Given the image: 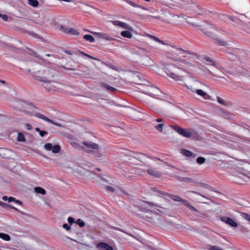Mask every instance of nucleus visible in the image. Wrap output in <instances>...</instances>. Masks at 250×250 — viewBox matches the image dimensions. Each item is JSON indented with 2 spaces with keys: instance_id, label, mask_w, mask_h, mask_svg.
<instances>
[{
  "instance_id": "obj_1",
  "label": "nucleus",
  "mask_w": 250,
  "mask_h": 250,
  "mask_svg": "<svg viewBox=\"0 0 250 250\" xmlns=\"http://www.w3.org/2000/svg\"><path fill=\"white\" fill-rule=\"evenodd\" d=\"M56 74V71L54 69L46 66H42L39 70L31 73L35 80L46 84L44 87L48 92L57 91V88L52 84L56 83L53 80Z\"/></svg>"
},
{
  "instance_id": "obj_2",
  "label": "nucleus",
  "mask_w": 250,
  "mask_h": 250,
  "mask_svg": "<svg viewBox=\"0 0 250 250\" xmlns=\"http://www.w3.org/2000/svg\"><path fill=\"white\" fill-rule=\"evenodd\" d=\"M188 54H190L188 51L175 47L167 52V56L172 60L177 61L178 64L184 67L190 68L194 66L193 63L184 59L179 58V57L181 56L186 58L188 57Z\"/></svg>"
},
{
  "instance_id": "obj_3",
  "label": "nucleus",
  "mask_w": 250,
  "mask_h": 250,
  "mask_svg": "<svg viewBox=\"0 0 250 250\" xmlns=\"http://www.w3.org/2000/svg\"><path fill=\"white\" fill-rule=\"evenodd\" d=\"M174 64H167L164 67V71L168 77L175 81H183L185 79V74L187 73V67Z\"/></svg>"
},
{
  "instance_id": "obj_4",
  "label": "nucleus",
  "mask_w": 250,
  "mask_h": 250,
  "mask_svg": "<svg viewBox=\"0 0 250 250\" xmlns=\"http://www.w3.org/2000/svg\"><path fill=\"white\" fill-rule=\"evenodd\" d=\"M204 199H207L209 201V202L204 201V204L209 205L211 207L210 208H207V207L204 206V209H207V210H214L215 206H216V204L213 201L212 199L209 198L207 196H208L209 198L213 197L214 195L213 193L215 192L216 191L215 188L209 185L205 184H204Z\"/></svg>"
},
{
  "instance_id": "obj_5",
  "label": "nucleus",
  "mask_w": 250,
  "mask_h": 250,
  "mask_svg": "<svg viewBox=\"0 0 250 250\" xmlns=\"http://www.w3.org/2000/svg\"><path fill=\"white\" fill-rule=\"evenodd\" d=\"M83 144L88 148L93 149L90 152L94 158L99 159L104 156V152L99 149V146L97 144L87 142H83Z\"/></svg>"
},
{
  "instance_id": "obj_6",
  "label": "nucleus",
  "mask_w": 250,
  "mask_h": 250,
  "mask_svg": "<svg viewBox=\"0 0 250 250\" xmlns=\"http://www.w3.org/2000/svg\"><path fill=\"white\" fill-rule=\"evenodd\" d=\"M170 127L184 137L189 138L196 135V131L193 129H184L178 125H170Z\"/></svg>"
},
{
  "instance_id": "obj_7",
  "label": "nucleus",
  "mask_w": 250,
  "mask_h": 250,
  "mask_svg": "<svg viewBox=\"0 0 250 250\" xmlns=\"http://www.w3.org/2000/svg\"><path fill=\"white\" fill-rule=\"evenodd\" d=\"M145 167V169L138 168L136 170V172L140 175H144L146 172L150 176L156 177H159L161 176L160 172L155 168L150 167L149 165L146 166Z\"/></svg>"
},
{
  "instance_id": "obj_8",
  "label": "nucleus",
  "mask_w": 250,
  "mask_h": 250,
  "mask_svg": "<svg viewBox=\"0 0 250 250\" xmlns=\"http://www.w3.org/2000/svg\"><path fill=\"white\" fill-rule=\"evenodd\" d=\"M24 111L26 113V114H28L29 115H30L31 116H34L35 117H37L41 119H42L47 122H48V123H50L55 125H56L57 126H59V127H61L62 126V125L59 124V123H56L55 122H54L53 121L51 120V119H49L48 118L46 117V116H45L44 115L42 114H40V113H33L32 112H31L30 111H28V110H24Z\"/></svg>"
},
{
  "instance_id": "obj_9",
  "label": "nucleus",
  "mask_w": 250,
  "mask_h": 250,
  "mask_svg": "<svg viewBox=\"0 0 250 250\" xmlns=\"http://www.w3.org/2000/svg\"><path fill=\"white\" fill-rule=\"evenodd\" d=\"M215 28L212 24L208 22L204 23V34L209 37H214Z\"/></svg>"
},
{
  "instance_id": "obj_10",
  "label": "nucleus",
  "mask_w": 250,
  "mask_h": 250,
  "mask_svg": "<svg viewBox=\"0 0 250 250\" xmlns=\"http://www.w3.org/2000/svg\"><path fill=\"white\" fill-rule=\"evenodd\" d=\"M59 30L66 34H70L71 35H77V36H79L80 35V33L78 31V30H77L74 28H69L65 27V26H63L62 25L60 26Z\"/></svg>"
},
{
  "instance_id": "obj_11",
  "label": "nucleus",
  "mask_w": 250,
  "mask_h": 250,
  "mask_svg": "<svg viewBox=\"0 0 250 250\" xmlns=\"http://www.w3.org/2000/svg\"><path fill=\"white\" fill-rule=\"evenodd\" d=\"M148 95L155 98L159 99L158 97L161 95L162 91L156 87H152L148 92Z\"/></svg>"
},
{
  "instance_id": "obj_12",
  "label": "nucleus",
  "mask_w": 250,
  "mask_h": 250,
  "mask_svg": "<svg viewBox=\"0 0 250 250\" xmlns=\"http://www.w3.org/2000/svg\"><path fill=\"white\" fill-rule=\"evenodd\" d=\"M205 85H204V86ZM206 89L204 88V99L212 100V97H213L214 93L212 91L211 89L208 86H206Z\"/></svg>"
},
{
  "instance_id": "obj_13",
  "label": "nucleus",
  "mask_w": 250,
  "mask_h": 250,
  "mask_svg": "<svg viewBox=\"0 0 250 250\" xmlns=\"http://www.w3.org/2000/svg\"><path fill=\"white\" fill-rule=\"evenodd\" d=\"M93 34L98 36L100 38L104 39L107 41H111L115 40L114 38L110 37L107 34L100 32H92Z\"/></svg>"
},
{
  "instance_id": "obj_14",
  "label": "nucleus",
  "mask_w": 250,
  "mask_h": 250,
  "mask_svg": "<svg viewBox=\"0 0 250 250\" xmlns=\"http://www.w3.org/2000/svg\"><path fill=\"white\" fill-rule=\"evenodd\" d=\"M111 22L114 25L121 27L125 29L129 28V26L127 23L121 21H112Z\"/></svg>"
},
{
  "instance_id": "obj_15",
  "label": "nucleus",
  "mask_w": 250,
  "mask_h": 250,
  "mask_svg": "<svg viewBox=\"0 0 250 250\" xmlns=\"http://www.w3.org/2000/svg\"><path fill=\"white\" fill-rule=\"evenodd\" d=\"M204 63L207 65L213 66L215 67H217V64L216 62L208 57H204Z\"/></svg>"
},
{
  "instance_id": "obj_16",
  "label": "nucleus",
  "mask_w": 250,
  "mask_h": 250,
  "mask_svg": "<svg viewBox=\"0 0 250 250\" xmlns=\"http://www.w3.org/2000/svg\"><path fill=\"white\" fill-rule=\"evenodd\" d=\"M97 247L98 248H102L105 250H113L112 247L104 242L99 243L97 245Z\"/></svg>"
},
{
  "instance_id": "obj_17",
  "label": "nucleus",
  "mask_w": 250,
  "mask_h": 250,
  "mask_svg": "<svg viewBox=\"0 0 250 250\" xmlns=\"http://www.w3.org/2000/svg\"><path fill=\"white\" fill-rule=\"evenodd\" d=\"M223 222L225 223L227 225L230 226L231 227L236 228L239 226V225L234 221V220H221Z\"/></svg>"
},
{
  "instance_id": "obj_18",
  "label": "nucleus",
  "mask_w": 250,
  "mask_h": 250,
  "mask_svg": "<svg viewBox=\"0 0 250 250\" xmlns=\"http://www.w3.org/2000/svg\"><path fill=\"white\" fill-rule=\"evenodd\" d=\"M222 116L226 119H232L234 117L233 114L225 110L222 111Z\"/></svg>"
},
{
  "instance_id": "obj_19",
  "label": "nucleus",
  "mask_w": 250,
  "mask_h": 250,
  "mask_svg": "<svg viewBox=\"0 0 250 250\" xmlns=\"http://www.w3.org/2000/svg\"><path fill=\"white\" fill-rule=\"evenodd\" d=\"M181 153L183 155L188 157H193L195 158L196 157V155L194 154L192 152H191L190 151L185 149H181Z\"/></svg>"
},
{
  "instance_id": "obj_20",
  "label": "nucleus",
  "mask_w": 250,
  "mask_h": 250,
  "mask_svg": "<svg viewBox=\"0 0 250 250\" xmlns=\"http://www.w3.org/2000/svg\"><path fill=\"white\" fill-rule=\"evenodd\" d=\"M170 199H171L173 201H178L183 203L184 200H183L180 197L177 195H173V194H167Z\"/></svg>"
},
{
  "instance_id": "obj_21",
  "label": "nucleus",
  "mask_w": 250,
  "mask_h": 250,
  "mask_svg": "<svg viewBox=\"0 0 250 250\" xmlns=\"http://www.w3.org/2000/svg\"><path fill=\"white\" fill-rule=\"evenodd\" d=\"M69 224H64L62 228L66 230H69L71 229V226L75 222V220H68Z\"/></svg>"
},
{
  "instance_id": "obj_22",
  "label": "nucleus",
  "mask_w": 250,
  "mask_h": 250,
  "mask_svg": "<svg viewBox=\"0 0 250 250\" xmlns=\"http://www.w3.org/2000/svg\"><path fill=\"white\" fill-rule=\"evenodd\" d=\"M183 181L186 182L193 183H200L199 180H197L195 177L184 178Z\"/></svg>"
},
{
  "instance_id": "obj_23",
  "label": "nucleus",
  "mask_w": 250,
  "mask_h": 250,
  "mask_svg": "<svg viewBox=\"0 0 250 250\" xmlns=\"http://www.w3.org/2000/svg\"><path fill=\"white\" fill-rule=\"evenodd\" d=\"M147 37H148V38H150L151 39L154 40V41L156 42H158L162 44H163V45H166V43L163 42V41H161L159 39H158L157 37L153 36V35H150V34H147L146 35Z\"/></svg>"
},
{
  "instance_id": "obj_24",
  "label": "nucleus",
  "mask_w": 250,
  "mask_h": 250,
  "mask_svg": "<svg viewBox=\"0 0 250 250\" xmlns=\"http://www.w3.org/2000/svg\"><path fill=\"white\" fill-rule=\"evenodd\" d=\"M185 85L186 86V87L188 89H189L192 92H195L196 91V92L199 95L201 96H203V90H201V89H198V90H196L194 88H192V86H189V85H188L187 84H185Z\"/></svg>"
},
{
  "instance_id": "obj_25",
  "label": "nucleus",
  "mask_w": 250,
  "mask_h": 250,
  "mask_svg": "<svg viewBox=\"0 0 250 250\" xmlns=\"http://www.w3.org/2000/svg\"><path fill=\"white\" fill-rule=\"evenodd\" d=\"M146 204L148 205L149 206H154L156 208H160L162 209H163L164 211H162L161 210H160V209H157L159 211H162V212H165L166 211V209L165 208H163L162 207H160L158 205V204H154V203H153L152 202H145Z\"/></svg>"
},
{
  "instance_id": "obj_26",
  "label": "nucleus",
  "mask_w": 250,
  "mask_h": 250,
  "mask_svg": "<svg viewBox=\"0 0 250 250\" xmlns=\"http://www.w3.org/2000/svg\"><path fill=\"white\" fill-rule=\"evenodd\" d=\"M214 43L218 45L225 46L228 44L227 42L220 39L214 38Z\"/></svg>"
},
{
  "instance_id": "obj_27",
  "label": "nucleus",
  "mask_w": 250,
  "mask_h": 250,
  "mask_svg": "<svg viewBox=\"0 0 250 250\" xmlns=\"http://www.w3.org/2000/svg\"><path fill=\"white\" fill-rule=\"evenodd\" d=\"M121 35L124 37L129 39L131 38L132 37V34L131 33L130 31L127 30L122 31Z\"/></svg>"
},
{
  "instance_id": "obj_28",
  "label": "nucleus",
  "mask_w": 250,
  "mask_h": 250,
  "mask_svg": "<svg viewBox=\"0 0 250 250\" xmlns=\"http://www.w3.org/2000/svg\"><path fill=\"white\" fill-rule=\"evenodd\" d=\"M34 191L37 193H40L42 195H45L46 194L45 190L41 187H36L34 188Z\"/></svg>"
},
{
  "instance_id": "obj_29",
  "label": "nucleus",
  "mask_w": 250,
  "mask_h": 250,
  "mask_svg": "<svg viewBox=\"0 0 250 250\" xmlns=\"http://www.w3.org/2000/svg\"><path fill=\"white\" fill-rule=\"evenodd\" d=\"M83 38L86 41H88L90 42H94L95 41L94 38L90 35H85L83 36Z\"/></svg>"
},
{
  "instance_id": "obj_30",
  "label": "nucleus",
  "mask_w": 250,
  "mask_h": 250,
  "mask_svg": "<svg viewBox=\"0 0 250 250\" xmlns=\"http://www.w3.org/2000/svg\"><path fill=\"white\" fill-rule=\"evenodd\" d=\"M102 85L104 88H106L110 91L115 92V91H117V89L115 88H114L111 86H110L106 83H102Z\"/></svg>"
},
{
  "instance_id": "obj_31",
  "label": "nucleus",
  "mask_w": 250,
  "mask_h": 250,
  "mask_svg": "<svg viewBox=\"0 0 250 250\" xmlns=\"http://www.w3.org/2000/svg\"><path fill=\"white\" fill-rule=\"evenodd\" d=\"M0 238L5 241H9L10 240V236L3 233H0Z\"/></svg>"
},
{
  "instance_id": "obj_32",
  "label": "nucleus",
  "mask_w": 250,
  "mask_h": 250,
  "mask_svg": "<svg viewBox=\"0 0 250 250\" xmlns=\"http://www.w3.org/2000/svg\"><path fill=\"white\" fill-rule=\"evenodd\" d=\"M61 147L59 145H55L52 146V152L54 153H57L60 152Z\"/></svg>"
},
{
  "instance_id": "obj_33",
  "label": "nucleus",
  "mask_w": 250,
  "mask_h": 250,
  "mask_svg": "<svg viewBox=\"0 0 250 250\" xmlns=\"http://www.w3.org/2000/svg\"><path fill=\"white\" fill-rule=\"evenodd\" d=\"M29 4L35 7H37L39 4V2L37 0H28Z\"/></svg>"
},
{
  "instance_id": "obj_34",
  "label": "nucleus",
  "mask_w": 250,
  "mask_h": 250,
  "mask_svg": "<svg viewBox=\"0 0 250 250\" xmlns=\"http://www.w3.org/2000/svg\"><path fill=\"white\" fill-rule=\"evenodd\" d=\"M164 126V124L161 123L156 125H154V127L157 129L158 131L161 132L163 131V128Z\"/></svg>"
},
{
  "instance_id": "obj_35",
  "label": "nucleus",
  "mask_w": 250,
  "mask_h": 250,
  "mask_svg": "<svg viewBox=\"0 0 250 250\" xmlns=\"http://www.w3.org/2000/svg\"><path fill=\"white\" fill-rule=\"evenodd\" d=\"M183 204L185 206L187 207L190 210H196L195 208L193 206L190 205L187 201L184 200V201L183 202Z\"/></svg>"
},
{
  "instance_id": "obj_36",
  "label": "nucleus",
  "mask_w": 250,
  "mask_h": 250,
  "mask_svg": "<svg viewBox=\"0 0 250 250\" xmlns=\"http://www.w3.org/2000/svg\"><path fill=\"white\" fill-rule=\"evenodd\" d=\"M217 101L220 104H221L222 105H227L228 104L227 103V102H226V101H225L222 98H221V97H217Z\"/></svg>"
},
{
  "instance_id": "obj_37",
  "label": "nucleus",
  "mask_w": 250,
  "mask_h": 250,
  "mask_svg": "<svg viewBox=\"0 0 250 250\" xmlns=\"http://www.w3.org/2000/svg\"><path fill=\"white\" fill-rule=\"evenodd\" d=\"M151 189L153 191L157 192L159 194V195L160 194L162 195H165L167 194V193L164 191L157 190V188H152Z\"/></svg>"
},
{
  "instance_id": "obj_38",
  "label": "nucleus",
  "mask_w": 250,
  "mask_h": 250,
  "mask_svg": "<svg viewBox=\"0 0 250 250\" xmlns=\"http://www.w3.org/2000/svg\"><path fill=\"white\" fill-rule=\"evenodd\" d=\"M79 52L80 54H82V55H84V56H86L87 57H88V58H90V59H93V60H98V59H97L96 58L94 57H92V56H90V55H88V54H86V53H84V52H83V51H79Z\"/></svg>"
},
{
  "instance_id": "obj_39",
  "label": "nucleus",
  "mask_w": 250,
  "mask_h": 250,
  "mask_svg": "<svg viewBox=\"0 0 250 250\" xmlns=\"http://www.w3.org/2000/svg\"><path fill=\"white\" fill-rule=\"evenodd\" d=\"M18 140L19 142H24L25 141V138L24 135L21 133H19Z\"/></svg>"
},
{
  "instance_id": "obj_40",
  "label": "nucleus",
  "mask_w": 250,
  "mask_h": 250,
  "mask_svg": "<svg viewBox=\"0 0 250 250\" xmlns=\"http://www.w3.org/2000/svg\"><path fill=\"white\" fill-rule=\"evenodd\" d=\"M52 145L51 143H47L44 145V148L47 151H50L52 148Z\"/></svg>"
},
{
  "instance_id": "obj_41",
  "label": "nucleus",
  "mask_w": 250,
  "mask_h": 250,
  "mask_svg": "<svg viewBox=\"0 0 250 250\" xmlns=\"http://www.w3.org/2000/svg\"><path fill=\"white\" fill-rule=\"evenodd\" d=\"M241 217L243 218L244 219H250V215L247 214V213H243V212H238Z\"/></svg>"
},
{
  "instance_id": "obj_42",
  "label": "nucleus",
  "mask_w": 250,
  "mask_h": 250,
  "mask_svg": "<svg viewBox=\"0 0 250 250\" xmlns=\"http://www.w3.org/2000/svg\"><path fill=\"white\" fill-rule=\"evenodd\" d=\"M227 57L232 61H234L237 58V55H231V54L229 53L228 54Z\"/></svg>"
},
{
  "instance_id": "obj_43",
  "label": "nucleus",
  "mask_w": 250,
  "mask_h": 250,
  "mask_svg": "<svg viewBox=\"0 0 250 250\" xmlns=\"http://www.w3.org/2000/svg\"><path fill=\"white\" fill-rule=\"evenodd\" d=\"M74 223L78 224L81 227H83L85 225V223L82 220H77Z\"/></svg>"
},
{
  "instance_id": "obj_44",
  "label": "nucleus",
  "mask_w": 250,
  "mask_h": 250,
  "mask_svg": "<svg viewBox=\"0 0 250 250\" xmlns=\"http://www.w3.org/2000/svg\"><path fill=\"white\" fill-rule=\"evenodd\" d=\"M125 1L128 3L129 4V5H130L131 6L134 7H138V5L133 2V1L130 0H126Z\"/></svg>"
},
{
  "instance_id": "obj_45",
  "label": "nucleus",
  "mask_w": 250,
  "mask_h": 250,
  "mask_svg": "<svg viewBox=\"0 0 250 250\" xmlns=\"http://www.w3.org/2000/svg\"><path fill=\"white\" fill-rule=\"evenodd\" d=\"M193 177H195L197 180H199L200 183L198 184H201V181H202V174H199L196 176H194Z\"/></svg>"
},
{
  "instance_id": "obj_46",
  "label": "nucleus",
  "mask_w": 250,
  "mask_h": 250,
  "mask_svg": "<svg viewBox=\"0 0 250 250\" xmlns=\"http://www.w3.org/2000/svg\"><path fill=\"white\" fill-rule=\"evenodd\" d=\"M0 205L1 206H2V207H4V208L6 207H9V208H11L12 209H13V208H14V207L12 206V205H7V204L3 203V202H0Z\"/></svg>"
},
{
  "instance_id": "obj_47",
  "label": "nucleus",
  "mask_w": 250,
  "mask_h": 250,
  "mask_svg": "<svg viewBox=\"0 0 250 250\" xmlns=\"http://www.w3.org/2000/svg\"><path fill=\"white\" fill-rule=\"evenodd\" d=\"M105 188L107 191H110V192H113L115 191V188L113 187H111L110 186H106Z\"/></svg>"
},
{
  "instance_id": "obj_48",
  "label": "nucleus",
  "mask_w": 250,
  "mask_h": 250,
  "mask_svg": "<svg viewBox=\"0 0 250 250\" xmlns=\"http://www.w3.org/2000/svg\"><path fill=\"white\" fill-rule=\"evenodd\" d=\"M197 162L199 164H203V157H199L197 159Z\"/></svg>"
},
{
  "instance_id": "obj_49",
  "label": "nucleus",
  "mask_w": 250,
  "mask_h": 250,
  "mask_svg": "<svg viewBox=\"0 0 250 250\" xmlns=\"http://www.w3.org/2000/svg\"><path fill=\"white\" fill-rule=\"evenodd\" d=\"M31 55L33 57H35L36 58H37L40 60H42V57L38 55L36 52H33L31 54Z\"/></svg>"
},
{
  "instance_id": "obj_50",
  "label": "nucleus",
  "mask_w": 250,
  "mask_h": 250,
  "mask_svg": "<svg viewBox=\"0 0 250 250\" xmlns=\"http://www.w3.org/2000/svg\"><path fill=\"white\" fill-rule=\"evenodd\" d=\"M167 223L171 224V225L177 229H179L180 228V225L175 224L172 223L171 221L167 222Z\"/></svg>"
},
{
  "instance_id": "obj_51",
  "label": "nucleus",
  "mask_w": 250,
  "mask_h": 250,
  "mask_svg": "<svg viewBox=\"0 0 250 250\" xmlns=\"http://www.w3.org/2000/svg\"><path fill=\"white\" fill-rule=\"evenodd\" d=\"M47 132L45 130H41L40 132V135L41 137H43L45 135L47 134Z\"/></svg>"
},
{
  "instance_id": "obj_52",
  "label": "nucleus",
  "mask_w": 250,
  "mask_h": 250,
  "mask_svg": "<svg viewBox=\"0 0 250 250\" xmlns=\"http://www.w3.org/2000/svg\"><path fill=\"white\" fill-rule=\"evenodd\" d=\"M234 182L238 184H239V185H241L242 184V181H241L240 180H239L238 179V177L236 176L234 179Z\"/></svg>"
},
{
  "instance_id": "obj_53",
  "label": "nucleus",
  "mask_w": 250,
  "mask_h": 250,
  "mask_svg": "<svg viewBox=\"0 0 250 250\" xmlns=\"http://www.w3.org/2000/svg\"><path fill=\"white\" fill-rule=\"evenodd\" d=\"M0 18H1L4 21H7L8 20V16L6 15L1 14Z\"/></svg>"
},
{
  "instance_id": "obj_54",
  "label": "nucleus",
  "mask_w": 250,
  "mask_h": 250,
  "mask_svg": "<svg viewBox=\"0 0 250 250\" xmlns=\"http://www.w3.org/2000/svg\"><path fill=\"white\" fill-rule=\"evenodd\" d=\"M25 126L28 130H31L32 128V125L26 123Z\"/></svg>"
},
{
  "instance_id": "obj_55",
  "label": "nucleus",
  "mask_w": 250,
  "mask_h": 250,
  "mask_svg": "<svg viewBox=\"0 0 250 250\" xmlns=\"http://www.w3.org/2000/svg\"><path fill=\"white\" fill-rule=\"evenodd\" d=\"M8 202H14L16 201V198L13 197H9L8 199Z\"/></svg>"
},
{
  "instance_id": "obj_56",
  "label": "nucleus",
  "mask_w": 250,
  "mask_h": 250,
  "mask_svg": "<svg viewBox=\"0 0 250 250\" xmlns=\"http://www.w3.org/2000/svg\"><path fill=\"white\" fill-rule=\"evenodd\" d=\"M239 226L240 227V229L241 231H242V232H247V230H246V228H245V227H243L242 226H241L240 225H239Z\"/></svg>"
},
{
  "instance_id": "obj_57",
  "label": "nucleus",
  "mask_w": 250,
  "mask_h": 250,
  "mask_svg": "<svg viewBox=\"0 0 250 250\" xmlns=\"http://www.w3.org/2000/svg\"><path fill=\"white\" fill-rule=\"evenodd\" d=\"M156 121L158 123H161L163 122V119L161 118H158L156 120Z\"/></svg>"
},
{
  "instance_id": "obj_58",
  "label": "nucleus",
  "mask_w": 250,
  "mask_h": 250,
  "mask_svg": "<svg viewBox=\"0 0 250 250\" xmlns=\"http://www.w3.org/2000/svg\"><path fill=\"white\" fill-rule=\"evenodd\" d=\"M27 106L29 107V109H32L35 108V107L32 104H27Z\"/></svg>"
},
{
  "instance_id": "obj_59",
  "label": "nucleus",
  "mask_w": 250,
  "mask_h": 250,
  "mask_svg": "<svg viewBox=\"0 0 250 250\" xmlns=\"http://www.w3.org/2000/svg\"><path fill=\"white\" fill-rule=\"evenodd\" d=\"M13 209H14V210H16L17 211H18V212H21V213H22V214H25L24 213L22 212V211H20L18 208H15V207L13 208Z\"/></svg>"
},
{
  "instance_id": "obj_60",
  "label": "nucleus",
  "mask_w": 250,
  "mask_h": 250,
  "mask_svg": "<svg viewBox=\"0 0 250 250\" xmlns=\"http://www.w3.org/2000/svg\"><path fill=\"white\" fill-rule=\"evenodd\" d=\"M0 83H2L4 85H7L8 84L6 83V82L3 80H0Z\"/></svg>"
},
{
  "instance_id": "obj_61",
  "label": "nucleus",
  "mask_w": 250,
  "mask_h": 250,
  "mask_svg": "<svg viewBox=\"0 0 250 250\" xmlns=\"http://www.w3.org/2000/svg\"><path fill=\"white\" fill-rule=\"evenodd\" d=\"M8 198L6 196H3L2 197V200L4 201L8 200Z\"/></svg>"
},
{
  "instance_id": "obj_62",
  "label": "nucleus",
  "mask_w": 250,
  "mask_h": 250,
  "mask_svg": "<svg viewBox=\"0 0 250 250\" xmlns=\"http://www.w3.org/2000/svg\"><path fill=\"white\" fill-rule=\"evenodd\" d=\"M15 202H16V203H18L20 205H21L22 204V203L21 201H20V200H17L16 199V201H14Z\"/></svg>"
},
{
  "instance_id": "obj_63",
  "label": "nucleus",
  "mask_w": 250,
  "mask_h": 250,
  "mask_svg": "<svg viewBox=\"0 0 250 250\" xmlns=\"http://www.w3.org/2000/svg\"><path fill=\"white\" fill-rule=\"evenodd\" d=\"M65 53L69 55H72L70 51L67 50L65 51Z\"/></svg>"
},
{
  "instance_id": "obj_64",
  "label": "nucleus",
  "mask_w": 250,
  "mask_h": 250,
  "mask_svg": "<svg viewBox=\"0 0 250 250\" xmlns=\"http://www.w3.org/2000/svg\"><path fill=\"white\" fill-rule=\"evenodd\" d=\"M35 130L37 131V132H40V131H41V129L39 128V127H36L35 128Z\"/></svg>"
}]
</instances>
